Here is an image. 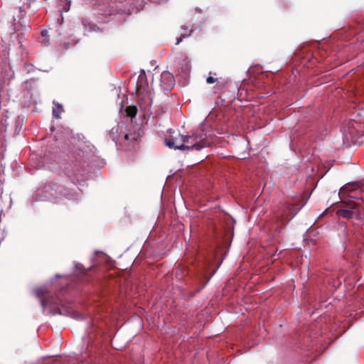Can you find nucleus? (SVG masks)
Masks as SVG:
<instances>
[{
    "label": "nucleus",
    "instance_id": "1",
    "mask_svg": "<svg viewBox=\"0 0 364 364\" xmlns=\"http://www.w3.org/2000/svg\"><path fill=\"white\" fill-rule=\"evenodd\" d=\"M185 144L188 146L186 150L199 151L208 145L203 134L193 133L192 135H185Z\"/></svg>",
    "mask_w": 364,
    "mask_h": 364
},
{
    "label": "nucleus",
    "instance_id": "2",
    "mask_svg": "<svg viewBox=\"0 0 364 364\" xmlns=\"http://www.w3.org/2000/svg\"><path fill=\"white\" fill-rule=\"evenodd\" d=\"M136 94L141 100L151 101V92L148 86V81L145 72L142 70L136 82Z\"/></svg>",
    "mask_w": 364,
    "mask_h": 364
},
{
    "label": "nucleus",
    "instance_id": "3",
    "mask_svg": "<svg viewBox=\"0 0 364 364\" xmlns=\"http://www.w3.org/2000/svg\"><path fill=\"white\" fill-rule=\"evenodd\" d=\"M348 206L350 209H340L338 210L336 213L338 215L343 218H352L354 216L358 219L361 218V210L360 205L358 203L354 201H351L348 203Z\"/></svg>",
    "mask_w": 364,
    "mask_h": 364
},
{
    "label": "nucleus",
    "instance_id": "4",
    "mask_svg": "<svg viewBox=\"0 0 364 364\" xmlns=\"http://www.w3.org/2000/svg\"><path fill=\"white\" fill-rule=\"evenodd\" d=\"M165 144L170 149L185 151L188 146L185 144V135L179 133L171 134L169 138L165 139Z\"/></svg>",
    "mask_w": 364,
    "mask_h": 364
},
{
    "label": "nucleus",
    "instance_id": "5",
    "mask_svg": "<svg viewBox=\"0 0 364 364\" xmlns=\"http://www.w3.org/2000/svg\"><path fill=\"white\" fill-rule=\"evenodd\" d=\"M175 85L174 77L168 71H164L161 75L160 86L165 90H171Z\"/></svg>",
    "mask_w": 364,
    "mask_h": 364
},
{
    "label": "nucleus",
    "instance_id": "6",
    "mask_svg": "<svg viewBox=\"0 0 364 364\" xmlns=\"http://www.w3.org/2000/svg\"><path fill=\"white\" fill-rule=\"evenodd\" d=\"M122 127L119 124L114 126L109 131V136L112 141H117L122 132Z\"/></svg>",
    "mask_w": 364,
    "mask_h": 364
},
{
    "label": "nucleus",
    "instance_id": "7",
    "mask_svg": "<svg viewBox=\"0 0 364 364\" xmlns=\"http://www.w3.org/2000/svg\"><path fill=\"white\" fill-rule=\"evenodd\" d=\"M359 184L358 183L350 184L348 186H346L342 188V191H346L348 193V196L350 198H355V196L353 194V192L355 191L356 188H359Z\"/></svg>",
    "mask_w": 364,
    "mask_h": 364
},
{
    "label": "nucleus",
    "instance_id": "8",
    "mask_svg": "<svg viewBox=\"0 0 364 364\" xmlns=\"http://www.w3.org/2000/svg\"><path fill=\"white\" fill-rule=\"evenodd\" d=\"M126 114L131 117H135L137 114V108L136 106H128L125 108Z\"/></svg>",
    "mask_w": 364,
    "mask_h": 364
},
{
    "label": "nucleus",
    "instance_id": "9",
    "mask_svg": "<svg viewBox=\"0 0 364 364\" xmlns=\"http://www.w3.org/2000/svg\"><path fill=\"white\" fill-rule=\"evenodd\" d=\"M63 111V106L60 104H57L56 108L53 110V114L55 118H60V114Z\"/></svg>",
    "mask_w": 364,
    "mask_h": 364
},
{
    "label": "nucleus",
    "instance_id": "10",
    "mask_svg": "<svg viewBox=\"0 0 364 364\" xmlns=\"http://www.w3.org/2000/svg\"><path fill=\"white\" fill-rule=\"evenodd\" d=\"M124 139L127 141H136V136L135 134H125Z\"/></svg>",
    "mask_w": 364,
    "mask_h": 364
},
{
    "label": "nucleus",
    "instance_id": "11",
    "mask_svg": "<svg viewBox=\"0 0 364 364\" xmlns=\"http://www.w3.org/2000/svg\"><path fill=\"white\" fill-rule=\"evenodd\" d=\"M217 81H218V79L214 77H213V76H208L206 78V82L208 84H213V83H214V82H215Z\"/></svg>",
    "mask_w": 364,
    "mask_h": 364
},
{
    "label": "nucleus",
    "instance_id": "12",
    "mask_svg": "<svg viewBox=\"0 0 364 364\" xmlns=\"http://www.w3.org/2000/svg\"><path fill=\"white\" fill-rule=\"evenodd\" d=\"M51 313H52L53 314H60V315L64 314L62 312L61 309H60V308H58H58H55V309H52V310H51Z\"/></svg>",
    "mask_w": 364,
    "mask_h": 364
},
{
    "label": "nucleus",
    "instance_id": "13",
    "mask_svg": "<svg viewBox=\"0 0 364 364\" xmlns=\"http://www.w3.org/2000/svg\"><path fill=\"white\" fill-rule=\"evenodd\" d=\"M83 146H85V145ZM80 151H82V154L80 156V159L85 157L86 156L85 154H86L87 151L84 150V147H82V148L80 147Z\"/></svg>",
    "mask_w": 364,
    "mask_h": 364
},
{
    "label": "nucleus",
    "instance_id": "14",
    "mask_svg": "<svg viewBox=\"0 0 364 364\" xmlns=\"http://www.w3.org/2000/svg\"><path fill=\"white\" fill-rule=\"evenodd\" d=\"M41 36H42L43 37H47V36H48V31H47V30H43V31H41Z\"/></svg>",
    "mask_w": 364,
    "mask_h": 364
},
{
    "label": "nucleus",
    "instance_id": "15",
    "mask_svg": "<svg viewBox=\"0 0 364 364\" xmlns=\"http://www.w3.org/2000/svg\"><path fill=\"white\" fill-rule=\"evenodd\" d=\"M14 31H17L18 28H17V23L16 22V19L14 20Z\"/></svg>",
    "mask_w": 364,
    "mask_h": 364
},
{
    "label": "nucleus",
    "instance_id": "16",
    "mask_svg": "<svg viewBox=\"0 0 364 364\" xmlns=\"http://www.w3.org/2000/svg\"><path fill=\"white\" fill-rule=\"evenodd\" d=\"M181 41H182V38H178L176 44V45H178Z\"/></svg>",
    "mask_w": 364,
    "mask_h": 364
},
{
    "label": "nucleus",
    "instance_id": "17",
    "mask_svg": "<svg viewBox=\"0 0 364 364\" xmlns=\"http://www.w3.org/2000/svg\"><path fill=\"white\" fill-rule=\"evenodd\" d=\"M41 304H42V305H43V306H45L46 305V301H45L44 299H42V300H41Z\"/></svg>",
    "mask_w": 364,
    "mask_h": 364
},
{
    "label": "nucleus",
    "instance_id": "18",
    "mask_svg": "<svg viewBox=\"0 0 364 364\" xmlns=\"http://www.w3.org/2000/svg\"><path fill=\"white\" fill-rule=\"evenodd\" d=\"M180 269H176V274H178V272L179 271Z\"/></svg>",
    "mask_w": 364,
    "mask_h": 364
},
{
    "label": "nucleus",
    "instance_id": "19",
    "mask_svg": "<svg viewBox=\"0 0 364 364\" xmlns=\"http://www.w3.org/2000/svg\"><path fill=\"white\" fill-rule=\"evenodd\" d=\"M280 220H284L283 217H281ZM282 222L283 223V221H282Z\"/></svg>",
    "mask_w": 364,
    "mask_h": 364
},
{
    "label": "nucleus",
    "instance_id": "20",
    "mask_svg": "<svg viewBox=\"0 0 364 364\" xmlns=\"http://www.w3.org/2000/svg\"><path fill=\"white\" fill-rule=\"evenodd\" d=\"M68 10H69V7L65 9V11H68Z\"/></svg>",
    "mask_w": 364,
    "mask_h": 364
}]
</instances>
